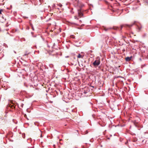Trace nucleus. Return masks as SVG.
Segmentation results:
<instances>
[{"label": "nucleus", "instance_id": "nucleus-1", "mask_svg": "<svg viewBox=\"0 0 148 148\" xmlns=\"http://www.w3.org/2000/svg\"><path fill=\"white\" fill-rule=\"evenodd\" d=\"M100 63V61L99 60H95L93 63V65L95 67L97 66Z\"/></svg>", "mask_w": 148, "mask_h": 148}, {"label": "nucleus", "instance_id": "nucleus-2", "mask_svg": "<svg viewBox=\"0 0 148 148\" xmlns=\"http://www.w3.org/2000/svg\"><path fill=\"white\" fill-rule=\"evenodd\" d=\"M90 91V89L88 88H85L83 90L82 92L84 94H86Z\"/></svg>", "mask_w": 148, "mask_h": 148}, {"label": "nucleus", "instance_id": "nucleus-3", "mask_svg": "<svg viewBox=\"0 0 148 148\" xmlns=\"http://www.w3.org/2000/svg\"><path fill=\"white\" fill-rule=\"evenodd\" d=\"M78 13L79 16H80V17H81L83 15V14L81 12L80 10H78Z\"/></svg>", "mask_w": 148, "mask_h": 148}, {"label": "nucleus", "instance_id": "nucleus-4", "mask_svg": "<svg viewBox=\"0 0 148 148\" xmlns=\"http://www.w3.org/2000/svg\"><path fill=\"white\" fill-rule=\"evenodd\" d=\"M132 58V56H131L130 57H127L125 58V60L127 62H128L130 61Z\"/></svg>", "mask_w": 148, "mask_h": 148}, {"label": "nucleus", "instance_id": "nucleus-5", "mask_svg": "<svg viewBox=\"0 0 148 148\" xmlns=\"http://www.w3.org/2000/svg\"><path fill=\"white\" fill-rule=\"evenodd\" d=\"M137 139L136 138V137H134L132 139V140H129V141L131 142L132 141L133 142H135L137 141Z\"/></svg>", "mask_w": 148, "mask_h": 148}, {"label": "nucleus", "instance_id": "nucleus-6", "mask_svg": "<svg viewBox=\"0 0 148 148\" xmlns=\"http://www.w3.org/2000/svg\"><path fill=\"white\" fill-rule=\"evenodd\" d=\"M135 24V23H132L130 25H126L125 26L126 27H128L129 28H130L131 27H132L133 25Z\"/></svg>", "mask_w": 148, "mask_h": 148}, {"label": "nucleus", "instance_id": "nucleus-7", "mask_svg": "<svg viewBox=\"0 0 148 148\" xmlns=\"http://www.w3.org/2000/svg\"><path fill=\"white\" fill-rule=\"evenodd\" d=\"M30 53L28 52L27 51H26L25 53H24V54L23 55V57H24L25 56L29 54Z\"/></svg>", "mask_w": 148, "mask_h": 148}, {"label": "nucleus", "instance_id": "nucleus-8", "mask_svg": "<svg viewBox=\"0 0 148 148\" xmlns=\"http://www.w3.org/2000/svg\"><path fill=\"white\" fill-rule=\"evenodd\" d=\"M137 27H138V31H139L140 30L142 27L141 25H140V26H139L138 25H137Z\"/></svg>", "mask_w": 148, "mask_h": 148}, {"label": "nucleus", "instance_id": "nucleus-9", "mask_svg": "<svg viewBox=\"0 0 148 148\" xmlns=\"http://www.w3.org/2000/svg\"><path fill=\"white\" fill-rule=\"evenodd\" d=\"M10 106L11 108H15V106H14L13 104L12 105H10Z\"/></svg>", "mask_w": 148, "mask_h": 148}, {"label": "nucleus", "instance_id": "nucleus-10", "mask_svg": "<svg viewBox=\"0 0 148 148\" xmlns=\"http://www.w3.org/2000/svg\"><path fill=\"white\" fill-rule=\"evenodd\" d=\"M82 57V56L81 55H80V54H79L77 56L78 58H81Z\"/></svg>", "mask_w": 148, "mask_h": 148}, {"label": "nucleus", "instance_id": "nucleus-11", "mask_svg": "<svg viewBox=\"0 0 148 148\" xmlns=\"http://www.w3.org/2000/svg\"><path fill=\"white\" fill-rule=\"evenodd\" d=\"M42 39V37L41 36H39V40H41Z\"/></svg>", "mask_w": 148, "mask_h": 148}, {"label": "nucleus", "instance_id": "nucleus-12", "mask_svg": "<svg viewBox=\"0 0 148 148\" xmlns=\"http://www.w3.org/2000/svg\"><path fill=\"white\" fill-rule=\"evenodd\" d=\"M3 11V10L2 9H0V14H2V12Z\"/></svg>", "mask_w": 148, "mask_h": 148}, {"label": "nucleus", "instance_id": "nucleus-13", "mask_svg": "<svg viewBox=\"0 0 148 148\" xmlns=\"http://www.w3.org/2000/svg\"><path fill=\"white\" fill-rule=\"evenodd\" d=\"M58 5H59L60 7H61L62 6V5L60 3L59 4H58Z\"/></svg>", "mask_w": 148, "mask_h": 148}, {"label": "nucleus", "instance_id": "nucleus-14", "mask_svg": "<svg viewBox=\"0 0 148 148\" xmlns=\"http://www.w3.org/2000/svg\"><path fill=\"white\" fill-rule=\"evenodd\" d=\"M25 39L24 38H22V39H21V40L22 41H25Z\"/></svg>", "mask_w": 148, "mask_h": 148}, {"label": "nucleus", "instance_id": "nucleus-15", "mask_svg": "<svg viewBox=\"0 0 148 148\" xmlns=\"http://www.w3.org/2000/svg\"><path fill=\"white\" fill-rule=\"evenodd\" d=\"M24 104H23V103H22L21 105V106L22 107V108H23V106Z\"/></svg>", "mask_w": 148, "mask_h": 148}, {"label": "nucleus", "instance_id": "nucleus-16", "mask_svg": "<svg viewBox=\"0 0 148 148\" xmlns=\"http://www.w3.org/2000/svg\"><path fill=\"white\" fill-rule=\"evenodd\" d=\"M32 30L34 31V27L32 25Z\"/></svg>", "mask_w": 148, "mask_h": 148}, {"label": "nucleus", "instance_id": "nucleus-17", "mask_svg": "<svg viewBox=\"0 0 148 148\" xmlns=\"http://www.w3.org/2000/svg\"><path fill=\"white\" fill-rule=\"evenodd\" d=\"M137 123L136 121H134V124L135 125Z\"/></svg>", "mask_w": 148, "mask_h": 148}, {"label": "nucleus", "instance_id": "nucleus-18", "mask_svg": "<svg viewBox=\"0 0 148 148\" xmlns=\"http://www.w3.org/2000/svg\"><path fill=\"white\" fill-rule=\"evenodd\" d=\"M75 19H78V18H77V17L76 16H75Z\"/></svg>", "mask_w": 148, "mask_h": 148}, {"label": "nucleus", "instance_id": "nucleus-19", "mask_svg": "<svg viewBox=\"0 0 148 148\" xmlns=\"http://www.w3.org/2000/svg\"><path fill=\"white\" fill-rule=\"evenodd\" d=\"M72 38H75V37L74 36H72Z\"/></svg>", "mask_w": 148, "mask_h": 148}, {"label": "nucleus", "instance_id": "nucleus-20", "mask_svg": "<svg viewBox=\"0 0 148 148\" xmlns=\"http://www.w3.org/2000/svg\"><path fill=\"white\" fill-rule=\"evenodd\" d=\"M69 57L68 56H67L65 57V58H68Z\"/></svg>", "mask_w": 148, "mask_h": 148}, {"label": "nucleus", "instance_id": "nucleus-21", "mask_svg": "<svg viewBox=\"0 0 148 148\" xmlns=\"http://www.w3.org/2000/svg\"><path fill=\"white\" fill-rule=\"evenodd\" d=\"M128 140H127V142L126 143H125V144H127V143H128Z\"/></svg>", "mask_w": 148, "mask_h": 148}, {"label": "nucleus", "instance_id": "nucleus-22", "mask_svg": "<svg viewBox=\"0 0 148 148\" xmlns=\"http://www.w3.org/2000/svg\"><path fill=\"white\" fill-rule=\"evenodd\" d=\"M40 137H42V134H41V135H40Z\"/></svg>", "mask_w": 148, "mask_h": 148}, {"label": "nucleus", "instance_id": "nucleus-23", "mask_svg": "<svg viewBox=\"0 0 148 148\" xmlns=\"http://www.w3.org/2000/svg\"><path fill=\"white\" fill-rule=\"evenodd\" d=\"M123 26H121V29L123 28Z\"/></svg>", "mask_w": 148, "mask_h": 148}, {"label": "nucleus", "instance_id": "nucleus-24", "mask_svg": "<svg viewBox=\"0 0 148 148\" xmlns=\"http://www.w3.org/2000/svg\"><path fill=\"white\" fill-rule=\"evenodd\" d=\"M114 29H117V28H116V29H115V28H114Z\"/></svg>", "mask_w": 148, "mask_h": 148}, {"label": "nucleus", "instance_id": "nucleus-25", "mask_svg": "<svg viewBox=\"0 0 148 148\" xmlns=\"http://www.w3.org/2000/svg\"><path fill=\"white\" fill-rule=\"evenodd\" d=\"M14 52L15 53H16V52L15 51H14Z\"/></svg>", "mask_w": 148, "mask_h": 148}, {"label": "nucleus", "instance_id": "nucleus-26", "mask_svg": "<svg viewBox=\"0 0 148 148\" xmlns=\"http://www.w3.org/2000/svg\"><path fill=\"white\" fill-rule=\"evenodd\" d=\"M92 116L93 117V116H94V115L93 114L92 115Z\"/></svg>", "mask_w": 148, "mask_h": 148}, {"label": "nucleus", "instance_id": "nucleus-27", "mask_svg": "<svg viewBox=\"0 0 148 148\" xmlns=\"http://www.w3.org/2000/svg\"><path fill=\"white\" fill-rule=\"evenodd\" d=\"M23 138H25V137H23Z\"/></svg>", "mask_w": 148, "mask_h": 148}, {"label": "nucleus", "instance_id": "nucleus-28", "mask_svg": "<svg viewBox=\"0 0 148 148\" xmlns=\"http://www.w3.org/2000/svg\"><path fill=\"white\" fill-rule=\"evenodd\" d=\"M3 1V0H2Z\"/></svg>", "mask_w": 148, "mask_h": 148}]
</instances>
